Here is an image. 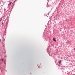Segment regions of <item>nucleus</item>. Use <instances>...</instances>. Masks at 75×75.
<instances>
[{
    "label": "nucleus",
    "mask_w": 75,
    "mask_h": 75,
    "mask_svg": "<svg viewBox=\"0 0 75 75\" xmlns=\"http://www.w3.org/2000/svg\"><path fill=\"white\" fill-rule=\"evenodd\" d=\"M4 9V10L5 11V9Z\"/></svg>",
    "instance_id": "ddd939ff"
},
{
    "label": "nucleus",
    "mask_w": 75,
    "mask_h": 75,
    "mask_svg": "<svg viewBox=\"0 0 75 75\" xmlns=\"http://www.w3.org/2000/svg\"><path fill=\"white\" fill-rule=\"evenodd\" d=\"M59 64H61V60L59 61V62H58Z\"/></svg>",
    "instance_id": "f03ea898"
},
{
    "label": "nucleus",
    "mask_w": 75,
    "mask_h": 75,
    "mask_svg": "<svg viewBox=\"0 0 75 75\" xmlns=\"http://www.w3.org/2000/svg\"><path fill=\"white\" fill-rule=\"evenodd\" d=\"M0 41L1 42V39H0Z\"/></svg>",
    "instance_id": "1a4fd4ad"
},
{
    "label": "nucleus",
    "mask_w": 75,
    "mask_h": 75,
    "mask_svg": "<svg viewBox=\"0 0 75 75\" xmlns=\"http://www.w3.org/2000/svg\"><path fill=\"white\" fill-rule=\"evenodd\" d=\"M54 42H56V40H54Z\"/></svg>",
    "instance_id": "423d86ee"
},
{
    "label": "nucleus",
    "mask_w": 75,
    "mask_h": 75,
    "mask_svg": "<svg viewBox=\"0 0 75 75\" xmlns=\"http://www.w3.org/2000/svg\"><path fill=\"white\" fill-rule=\"evenodd\" d=\"M2 62H3V59H2Z\"/></svg>",
    "instance_id": "39448f33"
},
{
    "label": "nucleus",
    "mask_w": 75,
    "mask_h": 75,
    "mask_svg": "<svg viewBox=\"0 0 75 75\" xmlns=\"http://www.w3.org/2000/svg\"><path fill=\"white\" fill-rule=\"evenodd\" d=\"M48 54H49V53H48Z\"/></svg>",
    "instance_id": "4468645a"
},
{
    "label": "nucleus",
    "mask_w": 75,
    "mask_h": 75,
    "mask_svg": "<svg viewBox=\"0 0 75 75\" xmlns=\"http://www.w3.org/2000/svg\"><path fill=\"white\" fill-rule=\"evenodd\" d=\"M46 41H47V40H46Z\"/></svg>",
    "instance_id": "f8f14e48"
},
{
    "label": "nucleus",
    "mask_w": 75,
    "mask_h": 75,
    "mask_svg": "<svg viewBox=\"0 0 75 75\" xmlns=\"http://www.w3.org/2000/svg\"><path fill=\"white\" fill-rule=\"evenodd\" d=\"M2 20V19H1V18L0 20V21H1Z\"/></svg>",
    "instance_id": "20e7f679"
},
{
    "label": "nucleus",
    "mask_w": 75,
    "mask_h": 75,
    "mask_svg": "<svg viewBox=\"0 0 75 75\" xmlns=\"http://www.w3.org/2000/svg\"><path fill=\"white\" fill-rule=\"evenodd\" d=\"M47 4H47V7H47V6H48V5H47Z\"/></svg>",
    "instance_id": "0eeeda50"
},
{
    "label": "nucleus",
    "mask_w": 75,
    "mask_h": 75,
    "mask_svg": "<svg viewBox=\"0 0 75 75\" xmlns=\"http://www.w3.org/2000/svg\"><path fill=\"white\" fill-rule=\"evenodd\" d=\"M3 23L1 24V25H3Z\"/></svg>",
    "instance_id": "6e6552de"
},
{
    "label": "nucleus",
    "mask_w": 75,
    "mask_h": 75,
    "mask_svg": "<svg viewBox=\"0 0 75 75\" xmlns=\"http://www.w3.org/2000/svg\"><path fill=\"white\" fill-rule=\"evenodd\" d=\"M11 3H12V2H10V4H8V7H10V6H11Z\"/></svg>",
    "instance_id": "f257e3e1"
},
{
    "label": "nucleus",
    "mask_w": 75,
    "mask_h": 75,
    "mask_svg": "<svg viewBox=\"0 0 75 75\" xmlns=\"http://www.w3.org/2000/svg\"><path fill=\"white\" fill-rule=\"evenodd\" d=\"M74 51H75V48H74Z\"/></svg>",
    "instance_id": "9b49d317"
},
{
    "label": "nucleus",
    "mask_w": 75,
    "mask_h": 75,
    "mask_svg": "<svg viewBox=\"0 0 75 75\" xmlns=\"http://www.w3.org/2000/svg\"><path fill=\"white\" fill-rule=\"evenodd\" d=\"M55 40V38H53V41H54V40Z\"/></svg>",
    "instance_id": "7ed1b4c3"
},
{
    "label": "nucleus",
    "mask_w": 75,
    "mask_h": 75,
    "mask_svg": "<svg viewBox=\"0 0 75 75\" xmlns=\"http://www.w3.org/2000/svg\"><path fill=\"white\" fill-rule=\"evenodd\" d=\"M61 65V64H60L59 65V66H60V65Z\"/></svg>",
    "instance_id": "9d476101"
}]
</instances>
